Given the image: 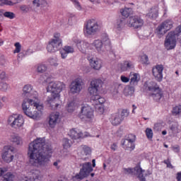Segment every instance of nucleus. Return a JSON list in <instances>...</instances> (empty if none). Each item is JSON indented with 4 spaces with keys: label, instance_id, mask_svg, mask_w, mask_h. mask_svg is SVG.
Listing matches in <instances>:
<instances>
[{
    "label": "nucleus",
    "instance_id": "f257e3e1",
    "mask_svg": "<svg viewBox=\"0 0 181 181\" xmlns=\"http://www.w3.org/2000/svg\"><path fill=\"white\" fill-rule=\"evenodd\" d=\"M52 145L46 144L45 139L37 138L28 146V156L30 163L36 168L46 166L49 163L47 153H52Z\"/></svg>",
    "mask_w": 181,
    "mask_h": 181
},
{
    "label": "nucleus",
    "instance_id": "f03ea898",
    "mask_svg": "<svg viewBox=\"0 0 181 181\" xmlns=\"http://www.w3.org/2000/svg\"><path fill=\"white\" fill-rule=\"evenodd\" d=\"M33 86L27 84L23 88V95L26 97L22 103V110L30 118L37 119L43 114V104L40 103L37 92H33Z\"/></svg>",
    "mask_w": 181,
    "mask_h": 181
},
{
    "label": "nucleus",
    "instance_id": "7ed1b4c3",
    "mask_svg": "<svg viewBox=\"0 0 181 181\" xmlns=\"http://www.w3.org/2000/svg\"><path fill=\"white\" fill-rule=\"evenodd\" d=\"M100 30H101V26L98 24V22L94 19L88 20L83 27L85 36H94V35L100 32Z\"/></svg>",
    "mask_w": 181,
    "mask_h": 181
},
{
    "label": "nucleus",
    "instance_id": "20e7f679",
    "mask_svg": "<svg viewBox=\"0 0 181 181\" xmlns=\"http://www.w3.org/2000/svg\"><path fill=\"white\" fill-rule=\"evenodd\" d=\"M124 173L126 175H136L138 176L139 180L146 181L145 177L149 176L152 174V171L147 170H143L141 166L137 165L134 168H124Z\"/></svg>",
    "mask_w": 181,
    "mask_h": 181
},
{
    "label": "nucleus",
    "instance_id": "39448f33",
    "mask_svg": "<svg viewBox=\"0 0 181 181\" xmlns=\"http://www.w3.org/2000/svg\"><path fill=\"white\" fill-rule=\"evenodd\" d=\"M78 117L83 122H93L94 121V110L87 104L83 105L81 108Z\"/></svg>",
    "mask_w": 181,
    "mask_h": 181
},
{
    "label": "nucleus",
    "instance_id": "423d86ee",
    "mask_svg": "<svg viewBox=\"0 0 181 181\" xmlns=\"http://www.w3.org/2000/svg\"><path fill=\"white\" fill-rule=\"evenodd\" d=\"M66 88V85L60 81L49 82L47 88L48 93H51V95H60V93Z\"/></svg>",
    "mask_w": 181,
    "mask_h": 181
},
{
    "label": "nucleus",
    "instance_id": "0eeeda50",
    "mask_svg": "<svg viewBox=\"0 0 181 181\" xmlns=\"http://www.w3.org/2000/svg\"><path fill=\"white\" fill-rule=\"evenodd\" d=\"M148 91H150V97L153 98L155 101H159L162 96L163 95V92L162 89L159 88V86L156 82H151L148 86Z\"/></svg>",
    "mask_w": 181,
    "mask_h": 181
},
{
    "label": "nucleus",
    "instance_id": "6e6552de",
    "mask_svg": "<svg viewBox=\"0 0 181 181\" xmlns=\"http://www.w3.org/2000/svg\"><path fill=\"white\" fill-rule=\"evenodd\" d=\"M1 159L6 163L13 162V159H15V148L11 146H5L1 153Z\"/></svg>",
    "mask_w": 181,
    "mask_h": 181
},
{
    "label": "nucleus",
    "instance_id": "1a4fd4ad",
    "mask_svg": "<svg viewBox=\"0 0 181 181\" xmlns=\"http://www.w3.org/2000/svg\"><path fill=\"white\" fill-rule=\"evenodd\" d=\"M82 168L80 170L79 173L75 175V179L77 180H83L85 177H87L93 172V166L91 163H84L81 165Z\"/></svg>",
    "mask_w": 181,
    "mask_h": 181
},
{
    "label": "nucleus",
    "instance_id": "9d476101",
    "mask_svg": "<svg viewBox=\"0 0 181 181\" xmlns=\"http://www.w3.org/2000/svg\"><path fill=\"white\" fill-rule=\"evenodd\" d=\"M84 88V82L83 79L78 78L71 83L69 86V94L75 95L81 93V90Z\"/></svg>",
    "mask_w": 181,
    "mask_h": 181
},
{
    "label": "nucleus",
    "instance_id": "9b49d317",
    "mask_svg": "<svg viewBox=\"0 0 181 181\" xmlns=\"http://www.w3.org/2000/svg\"><path fill=\"white\" fill-rule=\"evenodd\" d=\"M177 38V34L171 31L165 37L164 41V46L167 50H173L176 47V39Z\"/></svg>",
    "mask_w": 181,
    "mask_h": 181
},
{
    "label": "nucleus",
    "instance_id": "f8f14e48",
    "mask_svg": "<svg viewBox=\"0 0 181 181\" xmlns=\"http://www.w3.org/2000/svg\"><path fill=\"white\" fill-rule=\"evenodd\" d=\"M24 122L23 117L21 115H13L8 119V124L12 128H21V127H23Z\"/></svg>",
    "mask_w": 181,
    "mask_h": 181
},
{
    "label": "nucleus",
    "instance_id": "ddd939ff",
    "mask_svg": "<svg viewBox=\"0 0 181 181\" xmlns=\"http://www.w3.org/2000/svg\"><path fill=\"white\" fill-rule=\"evenodd\" d=\"M127 25L129 28L141 29L144 26V20L138 16H130L127 21Z\"/></svg>",
    "mask_w": 181,
    "mask_h": 181
},
{
    "label": "nucleus",
    "instance_id": "4468645a",
    "mask_svg": "<svg viewBox=\"0 0 181 181\" xmlns=\"http://www.w3.org/2000/svg\"><path fill=\"white\" fill-rule=\"evenodd\" d=\"M47 103L49 108L52 110H57L60 107L62 100H60V95H51L47 98Z\"/></svg>",
    "mask_w": 181,
    "mask_h": 181
},
{
    "label": "nucleus",
    "instance_id": "2eb2a0df",
    "mask_svg": "<svg viewBox=\"0 0 181 181\" xmlns=\"http://www.w3.org/2000/svg\"><path fill=\"white\" fill-rule=\"evenodd\" d=\"M163 65H156L152 69V74L156 81L160 82L163 80Z\"/></svg>",
    "mask_w": 181,
    "mask_h": 181
},
{
    "label": "nucleus",
    "instance_id": "dca6fc26",
    "mask_svg": "<svg viewBox=\"0 0 181 181\" xmlns=\"http://www.w3.org/2000/svg\"><path fill=\"white\" fill-rule=\"evenodd\" d=\"M62 46H63V43H62L60 40L55 41L51 40L47 46V50L49 53H55Z\"/></svg>",
    "mask_w": 181,
    "mask_h": 181
},
{
    "label": "nucleus",
    "instance_id": "f3484780",
    "mask_svg": "<svg viewBox=\"0 0 181 181\" xmlns=\"http://www.w3.org/2000/svg\"><path fill=\"white\" fill-rule=\"evenodd\" d=\"M69 135L71 139H80L81 138H87V136H90L88 133L86 132L83 134V132L77 129H71Z\"/></svg>",
    "mask_w": 181,
    "mask_h": 181
},
{
    "label": "nucleus",
    "instance_id": "a211bd4d",
    "mask_svg": "<svg viewBox=\"0 0 181 181\" xmlns=\"http://www.w3.org/2000/svg\"><path fill=\"white\" fill-rule=\"evenodd\" d=\"M76 44V47L81 52V53H86L88 49L91 50L93 47H91V44L88 42L78 40L75 42Z\"/></svg>",
    "mask_w": 181,
    "mask_h": 181
},
{
    "label": "nucleus",
    "instance_id": "6ab92c4d",
    "mask_svg": "<svg viewBox=\"0 0 181 181\" xmlns=\"http://www.w3.org/2000/svg\"><path fill=\"white\" fill-rule=\"evenodd\" d=\"M42 177V174H40V171L35 170L29 177H24L20 179L18 181H41Z\"/></svg>",
    "mask_w": 181,
    "mask_h": 181
},
{
    "label": "nucleus",
    "instance_id": "aec40b11",
    "mask_svg": "<svg viewBox=\"0 0 181 181\" xmlns=\"http://www.w3.org/2000/svg\"><path fill=\"white\" fill-rule=\"evenodd\" d=\"M90 66L93 70H100L103 67V61L100 58L92 57L88 59Z\"/></svg>",
    "mask_w": 181,
    "mask_h": 181
},
{
    "label": "nucleus",
    "instance_id": "412c9836",
    "mask_svg": "<svg viewBox=\"0 0 181 181\" xmlns=\"http://www.w3.org/2000/svg\"><path fill=\"white\" fill-rule=\"evenodd\" d=\"M60 117V114L59 112H52L49 116L48 124L49 128H55L59 122V118Z\"/></svg>",
    "mask_w": 181,
    "mask_h": 181
},
{
    "label": "nucleus",
    "instance_id": "4be33fe9",
    "mask_svg": "<svg viewBox=\"0 0 181 181\" xmlns=\"http://www.w3.org/2000/svg\"><path fill=\"white\" fill-rule=\"evenodd\" d=\"M134 141L135 139H126L122 143V145L124 149L134 151V149H135V145L134 144Z\"/></svg>",
    "mask_w": 181,
    "mask_h": 181
},
{
    "label": "nucleus",
    "instance_id": "5701e85b",
    "mask_svg": "<svg viewBox=\"0 0 181 181\" xmlns=\"http://www.w3.org/2000/svg\"><path fill=\"white\" fill-rule=\"evenodd\" d=\"M70 53H74V48L71 46L66 45L60 50L62 59H66Z\"/></svg>",
    "mask_w": 181,
    "mask_h": 181
},
{
    "label": "nucleus",
    "instance_id": "b1692460",
    "mask_svg": "<svg viewBox=\"0 0 181 181\" xmlns=\"http://www.w3.org/2000/svg\"><path fill=\"white\" fill-rule=\"evenodd\" d=\"M122 121L123 120L121 118L119 112H117L111 115L110 122L113 125H115V126L119 125V124H121V122H122Z\"/></svg>",
    "mask_w": 181,
    "mask_h": 181
},
{
    "label": "nucleus",
    "instance_id": "393cba45",
    "mask_svg": "<svg viewBox=\"0 0 181 181\" xmlns=\"http://www.w3.org/2000/svg\"><path fill=\"white\" fill-rule=\"evenodd\" d=\"M103 85L104 82H103V80L100 78H93L90 81L89 86L101 90Z\"/></svg>",
    "mask_w": 181,
    "mask_h": 181
},
{
    "label": "nucleus",
    "instance_id": "a878e982",
    "mask_svg": "<svg viewBox=\"0 0 181 181\" xmlns=\"http://www.w3.org/2000/svg\"><path fill=\"white\" fill-rule=\"evenodd\" d=\"M78 107V104L76 100H72L67 104L66 110L68 112H74Z\"/></svg>",
    "mask_w": 181,
    "mask_h": 181
},
{
    "label": "nucleus",
    "instance_id": "bb28decb",
    "mask_svg": "<svg viewBox=\"0 0 181 181\" xmlns=\"http://www.w3.org/2000/svg\"><path fill=\"white\" fill-rule=\"evenodd\" d=\"M141 80V76L138 74H130V84L132 86H136L138 81Z\"/></svg>",
    "mask_w": 181,
    "mask_h": 181
},
{
    "label": "nucleus",
    "instance_id": "cd10ccee",
    "mask_svg": "<svg viewBox=\"0 0 181 181\" xmlns=\"http://www.w3.org/2000/svg\"><path fill=\"white\" fill-rule=\"evenodd\" d=\"M100 91H101L100 89H98L97 88H94L93 86L89 85L88 92L89 93L91 98H93L96 97V95H98L100 94Z\"/></svg>",
    "mask_w": 181,
    "mask_h": 181
},
{
    "label": "nucleus",
    "instance_id": "c85d7f7f",
    "mask_svg": "<svg viewBox=\"0 0 181 181\" xmlns=\"http://www.w3.org/2000/svg\"><path fill=\"white\" fill-rule=\"evenodd\" d=\"M95 47L98 52H100L103 49V41L101 40H95L92 44H90V47Z\"/></svg>",
    "mask_w": 181,
    "mask_h": 181
},
{
    "label": "nucleus",
    "instance_id": "c756f323",
    "mask_svg": "<svg viewBox=\"0 0 181 181\" xmlns=\"http://www.w3.org/2000/svg\"><path fill=\"white\" fill-rule=\"evenodd\" d=\"M10 139L11 142H13V144H16V145H22L23 144V140H22V138L16 134H12Z\"/></svg>",
    "mask_w": 181,
    "mask_h": 181
},
{
    "label": "nucleus",
    "instance_id": "7c9ffc66",
    "mask_svg": "<svg viewBox=\"0 0 181 181\" xmlns=\"http://www.w3.org/2000/svg\"><path fill=\"white\" fill-rule=\"evenodd\" d=\"M156 32L158 37H162V36H163V35H165V33H166V32H168V31H167L166 28L163 27V24H160L156 28Z\"/></svg>",
    "mask_w": 181,
    "mask_h": 181
},
{
    "label": "nucleus",
    "instance_id": "2f4dec72",
    "mask_svg": "<svg viewBox=\"0 0 181 181\" xmlns=\"http://www.w3.org/2000/svg\"><path fill=\"white\" fill-rule=\"evenodd\" d=\"M80 151L82 155H85L87 156V155L91 154V148L86 145H82L80 147Z\"/></svg>",
    "mask_w": 181,
    "mask_h": 181
},
{
    "label": "nucleus",
    "instance_id": "473e14b6",
    "mask_svg": "<svg viewBox=\"0 0 181 181\" xmlns=\"http://www.w3.org/2000/svg\"><path fill=\"white\" fill-rule=\"evenodd\" d=\"M132 67H134V64L131 61H126L122 64L121 70L122 71H127L128 69H132Z\"/></svg>",
    "mask_w": 181,
    "mask_h": 181
},
{
    "label": "nucleus",
    "instance_id": "72a5a7b5",
    "mask_svg": "<svg viewBox=\"0 0 181 181\" xmlns=\"http://www.w3.org/2000/svg\"><path fill=\"white\" fill-rule=\"evenodd\" d=\"M120 13L124 18H128V16H129V15H131V13H132V8L124 7V8L120 9Z\"/></svg>",
    "mask_w": 181,
    "mask_h": 181
},
{
    "label": "nucleus",
    "instance_id": "f704fd0d",
    "mask_svg": "<svg viewBox=\"0 0 181 181\" xmlns=\"http://www.w3.org/2000/svg\"><path fill=\"white\" fill-rule=\"evenodd\" d=\"M117 112H119V115L122 121H124L125 118L129 117V110L128 109H121L118 110Z\"/></svg>",
    "mask_w": 181,
    "mask_h": 181
},
{
    "label": "nucleus",
    "instance_id": "c9c22d12",
    "mask_svg": "<svg viewBox=\"0 0 181 181\" xmlns=\"http://www.w3.org/2000/svg\"><path fill=\"white\" fill-rule=\"evenodd\" d=\"M92 100H94V103L95 104H96V105L100 104L103 105L105 103V99L104 98L100 97V95H97L94 98H92Z\"/></svg>",
    "mask_w": 181,
    "mask_h": 181
},
{
    "label": "nucleus",
    "instance_id": "e433bc0d",
    "mask_svg": "<svg viewBox=\"0 0 181 181\" xmlns=\"http://www.w3.org/2000/svg\"><path fill=\"white\" fill-rule=\"evenodd\" d=\"M158 12H159V8L158 6H154L151 8L150 13H149V16H151L153 19H156L158 16Z\"/></svg>",
    "mask_w": 181,
    "mask_h": 181
},
{
    "label": "nucleus",
    "instance_id": "4c0bfd02",
    "mask_svg": "<svg viewBox=\"0 0 181 181\" xmlns=\"http://www.w3.org/2000/svg\"><path fill=\"white\" fill-rule=\"evenodd\" d=\"M33 4L36 8H39V6H47V1L46 0H34Z\"/></svg>",
    "mask_w": 181,
    "mask_h": 181
},
{
    "label": "nucleus",
    "instance_id": "58836bf2",
    "mask_svg": "<svg viewBox=\"0 0 181 181\" xmlns=\"http://www.w3.org/2000/svg\"><path fill=\"white\" fill-rule=\"evenodd\" d=\"M140 63L141 64H145V66H148L149 64V57L146 54H142L140 55Z\"/></svg>",
    "mask_w": 181,
    "mask_h": 181
},
{
    "label": "nucleus",
    "instance_id": "ea45409f",
    "mask_svg": "<svg viewBox=\"0 0 181 181\" xmlns=\"http://www.w3.org/2000/svg\"><path fill=\"white\" fill-rule=\"evenodd\" d=\"M163 28H165V30H170L172 28H173V22L170 20H166L163 23H162Z\"/></svg>",
    "mask_w": 181,
    "mask_h": 181
},
{
    "label": "nucleus",
    "instance_id": "a19ab883",
    "mask_svg": "<svg viewBox=\"0 0 181 181\" xmlns=\"http://www.w3.org/2000/svg\"><path fill=\"white\" fill-rule=\"evenodd\" d=\"M11 88V86H9V84L6 82L1 81L0 82V91H2L3 93H6L8 90Z\"/></svg>",
    "mask_w": 181,
    "mask_h": 181
},
{
    "label": "nucleus",
    "instance_id": "79ce46f5",
    "mask_svg": "<svg viewBox=\"0 0 181 181\" xmlns=\"http://www.w3.org/2000/svg\"><path fill=\"white\" fill-rule=\"evenodd\" d=\"M36 67L37 73H45L47 71V66L45 64H38Z\"/></svg>",
    "mask_w": 181,
    "mask_h": 181
},
{
    "label": "nucleus",
    "instance_id": "37998d69",
    "mask_svg": "<svg viewBox=\"0 0 181 181\" xmlns=\"http://www.w3.org/2000/svg\"><path fill=\"white\" fill-rule=\"evenodd\" d=\"M4 181H13L15 179V175L12 173H7L3 175Z\"/></svg>",
    "mask_w": 181,
    "mask_h": 181
},
{
    "label": "nucleus",
    "instance_id": "c03bdc74",
    "mask_svg": "<svg viewBox=\"0 0 181 181\" xmlns=\"http://www.w3.org/2000/svg\"><path fill=\"white\" fill-rule=\"evenodd\" d=\"M124 26H125V21L124 20H119L116 23V29L117 30H122L124 29Z\"/></svg>",
    "mask_w": 181,
    "mask_h": 181
},
{
    "label": "nucleus",
    "instance_id": "a18cd8bd",
    "mask_svg": "<svg viewBox=\"0 0 181 181\" xmlns=\"http://www.w3.org/2000/svg\"><path fill=\"white\" fill-rule=\"evenodd\" d=\"M62 146L64 149H69V148H71V144L70 143V140H69V139H64L62 140Z\"/></svg>",
    "mask_w": 181,
    "mask_h": 181
},
{
    "label": "nucleus",
    "instance_id": "49530a36",
    "mask_svg": "<svg viewBox=\"0 0 181 181\" xmlns=\"http://www.w3.org/2000/svg\"><path fill=\"white\" fill-rule=\"evenodd\" d=\"M95 108L98 114H100V115H102V114H104V105H101V104L95 105Z\"/></svg>",
    "mask_w": 181,
    "mask_h": 181
},
{
    "label": "nucleus",
    "instance_id": "de8ad7c7",
    "mask_svg": "<svg viewBox=\"0 0 181 181\" xmlns=\"http://www.w3.org/2000/svg\"><path fill=\"white\" fill-rule=\"evenodd\" d=\"M49 80H50V78H46L45 76H42L40 77L38 81L39 83H40L41 84H46V83H47L49 81Z\"/></svg>",
    "mask_w": 181,
    "mask_h": 181
},
{
    "label": "nucleus",
    "instance_id": "09e8293b",
    "mask_svg": "<svg viewBox=\"0 0 181 181\" xmlns=\"http://www.w3.org/2000/svg\"><path fill=\"white\" fill-rule=\"evenodd\" d=\"M146 135L148 139H152V138L153 137V132H152L151 129L147 128L146 129Z\"/></svg>",
    "mask_w": 181,
    "mask_h": 181
},
{
    "label": "nucleus",
    "instance_id": "8fccbe9b",
    "mask_svg": "<svg viewBox=\"0 0 181 181\" xmlns=\"http://www.w3.org/2000/svg\"><path fill=\"white\" fill-rule=\"evenodd\" d=\"M14 46L16 47V49L13 51V53H20L21 50L22 49V45H21L20 42H16L14 44Z\"/></svg>",
    "mask_w": 181,
    "mask_h": 181
},
{
    "label": "nucleus",
    "instance_id": "3c124183",
    "mask_svg": "<svg viewBox=\"0 0 181 181\" xmlns=\"http://www.w3.org/2000/svg\"><path fill=\"white\" fill-rule=\"evenodd\" d=\"M49 63L50 66H53V67H57L59 66V63H57V59L54 58H50L49 59Z\"/></svg>",
    "mask_w": 181,
    "mask_h": 181
},
{
    "label": "nucleus",
    "instance_id": "603ef678",
    "mask_svg": "<svg viewBox=\"0 0 181 181\" xmlns=\"http://www.w3.org/2000/svg\"><path fill=\"white\" fill-rule=\"evenodd\" d=\"M173 113H174L175 115L181 114V105L174 107L173 109Z\"/></svg>",
    "mask_w": 181,
    "mask_h": 181
},
{
    "label": "nucleus",
    "instance_id": "864d4df0",
    "mask_svg": "<svg viewBox=\"0 0 181 181\" xmlns=\"http://www.w3.org/2000/svg\"><path fill=\"white\" fill-rule=\"evenodd\" d=\"M4 16H5V18H8V19H13V18H15V13L11 11H6L4 13Z\"/></svg>",
    "mask_w": 181,
    "mask_h": 181
},
{
    "label": "nucleus",
    "instance_id": "5fc2aeb1",
    "mask_svg": "<svg viewBox=\"0 0 181 181\" xmlns=\"http://www.w3.org/2000/svg\"><path fill=\"white\" fill-rule=\"evenodd\" d=\"M102 41L105 45H111V41L110 40L108 35H104L102 38Z\"/></svg>",
    "mask_w": 181,
    "mask_h": 181
},
{
    "label": "nucleus",
    "instance_id": "6e6d98bb",
    "mask_svg": "<svg viewBox=\"0 0 181 181\" xmlns=\"http://www.w3.org/2000/svg\"><path fill=\"white\" fill-rule=\"evenodd\" d=\"M170 129L174 134H179V127L177 124H173Z\"/></svg>",
    "mask_w": 181,
    "mask_h": 181
},
{
    "label": "nucleus",
    "instance_id": "4d7b16f0",
    "mask_svg": "<svg viewBox=\"0 0 181 181\" xmlns=\"http://www.w3.org/2000/svg\"><path fill=\"white\" fill-rule=\"evenodd\" d=\"M52 40H55V41L60 40L61 43H63V41L62 40V38H60V33H55L54 34V38L52 39Z\"/></svg>",
    "mask_w": 181,
    "mask_h": 181
},
{
    "label": "nucleus",
    "instance_id": "13d9d810",
    "mask_svg": "<svg viewBox=\"0 0 181 181\" xmlns=\"http://www.w3.org/2000/svg\"><path fill=\"white\" fill-rule=\"evenodd\" d=\"M6 172H8V168H6L5 167L0 168V177H1V176H4V174Z\"/></svg>",
    "mask_w": 181,
    "mask_h": 181
},
{
    "label": "nucleus",
    "instance_id": "bf43d9fd",
    "mask_svg": "<svg viewBox=\"0 0 181 181\" xmlns=\"http://www.w3.org/2000/svg\"><path fill=\"white\" fill-rule=\"evenodd\" d=\"M120 79L122 81V83L129 82V78L126 77L125 76H121Z\"/></svg>",
    "mask_w": 181,
    "mask_h": 181
},
{
    "label": "nucleus",
    "instance_id": "052dcab7",
    "mask_svg": "<svg viewBox=\"0 0 181 181\" xmlns=\"http://www.w3.org/2000/svg\"><path fill=\"white\" fill-rule=\"evenodd\" d=\"M4 4L8 5L9 6H13V5H15V3L9 0H4Z\"/></svg>",
    "mask_w": 181,
    "mask_h": 181
},
{
    "label": "nucleus",
    "instance_id": "680f3d73",
    "mask_svg": "<svg viewBox=\"0 0 181 181\" xmlns=\"http://www.w3.org/2000/svg\"><path fill=\"white\" fill-rule=\"evenodd\" d=\"M5 78H6V73H5V71H1L0 73V79L5 80Z\"/></svg>",
    "mask_w": 181,
    "mask_h": 181
},
{
    "label": "nucleus",
    "instance_id": "e2e57ef3",
    "mask_svg": "<svg viewBox=\"0 0 181 181\" xmlns=\"http://www.w3.org/2000/svg\"><path fill=\"white\" fill-rule=\"evenodd\" d=\"M117 144H113L110 146V149H112V151H117Z\"/></svg>",
    "mask_w": 181,
    "mask_h": 181
},
{
    "label": "nucleus",
    "instance_id": "0e129e2a",
    "mask_svg": "<svg viewBox=\"0 0 181 181\" xmlns=\"http://www.w3.org/2000/svg\"><path fill=\"white\" fill-rule=\"evenodd\" d=\"M72 2H74L75 6H77V8H80V3L77 1V0H71Z\"/></svg>",
    "mask_w": 181,
    "mask_h": 181
},
{
    "label": "nucleus",
    "instance_id": "69168bd1",
    "mask_svg": "<svg viewBox=\"0 0 181 181\" xmlns=\"http://www.w3.org/2000/svg\"><path fill=\"white\" fill-rule=\"evenodd\" d=\"M165 163H166L167 168H170V169H173V165H172V164L170 163V161L165 162Z\"/></svg>",
    "mask_w": 181,
    "mask_h": 181
},
{
    "label": "nucleus",
    "instance_id": "338daca9",
    "mask_svg": "<svg viewBox=\"0 0 181 181\" xmlns=\"http://www.w3.org/2000/svg\"><path fill=\"white\" fill-rule=\"evenodd\" d=\"M60 162H62L60 160H57L55 162H54L53 165L57 168V166L59 165V163H60Z\"/></svg>",
    "mask_w": 181,
    "mask_h": 181
},
{
    "label": "nucleus",
    "instance_id": "774afa93",
    "mask_svg": "<svg viewBox=\"0 0 181 181\" xmlns=\"http://www.w3.org/2000/svg\"><path fill=\"white\" fill-rule=\"evenodd\" d=\"M177 181H181V173H177Z\"/></svg>",
    "mask_w": 181,
    "mask_h": 181
}]
</instances>
